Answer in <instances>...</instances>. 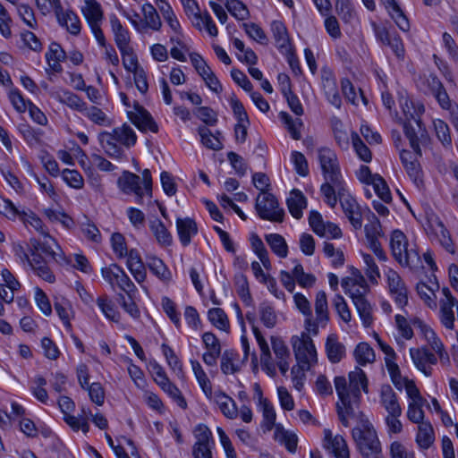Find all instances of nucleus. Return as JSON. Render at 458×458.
<instances>
[{
    "label": "nucleus",
    "instance_id": "nucleus-1",
    "mask_svg": "<svg viewBox=\"0 0 458 458\" xmlns=\"http://www.w3.org/2000/svg\"><path fill=\"white\" fill-rule=\"evenodd\" d=\"M292 344L298 366L292 368L293 382L297 390H301L304 371L309 370L312 363L317 362V352L312 339L303 334L301 338L293 336Z\"/></svg>",
    "mask_w": 458,
    "mask_h": 458
},
{
    "label": "nucleus",
    "instance_id": "nucleus-2",
    "mask_svg": "<svg viewBox=\"0 0 458 458\" xmlns=\"http://www.w3.org/2000/svg\"><path fill=\"white\" fill-rule=\"evenodd\" d=\"M352 436L362 458L383 456L377 431L367 418L360 420V426L352 428Z\"/></svg>",
    "mask_w": 458,
    "mask_h": 458
},
{
    "label": "nucleus",
    "instance_id": "nucleus-3",
    "mask_svg": "<svg viewBox=\"0 0 458 458\" xmlns=\"http://www.w3.org/2000/svg\"><path fill=\"white\" fill-rule=\"evenodd\" d=\"M335 387L340 402L336 403V411L341 423L344 427L349 426L348 417H355V408L353 404L351 388L347 385L346 378L339 376L335 377Z\"/></svg>",
    "mask_w": 458,
    "mask_h": 458
},
{
    "label": "nucleus",
    "instance_id": "nucleus-4",
    "mask_svg": "<svg viewBox=\"0 0 458 458\" xmlns=\"http://www.w3.org/2000/svg\"><path fill=\"white\" fill-rule=\"evenodd\" d=\"M318 157L326 181H330L337 187L345 184L341 174L337 156L334 150L327 147L320 148L318 150Z\"/></svg>",
    "mask_w": 458,
    "mask_h": 458
},
{
    "label": "nucleus",
    "instance_id": "nucleus-5",
    "mask_svg": "<svg viewBox=\"0 0 458 458\" xmlns=\"http://www.w3.org/2000/svg\"><path fill=\"white\" fill-rule=\"evenodd\" d=\"M255 208L259 216L263 220L277 223L284 220V211L279 208L276 198L270 192H265L264 195L258 196Z\"/></svg>",
    "mask_w": 458,
    "mask_h": 458
},
{
    "label": "nucleus",
    "instance_id": "nucleus-6",
    "mask_svg": "<svg viewBox=\"0 0 458 458\" xmlns=\"http://www.w3.org/2000/svg\"><path fill=\"white\" fill-rule=\"evenodd\" d=\"M338 198L344 213L355 229L362 226V216L356 199L352 197L345 188V184L338 187Z\"/></svg>",
    "mask_w": 458,
    "mask_h": 458
},
{
    "label": "nucleus",
    "instance_id": "nucleus-7",
    "mask_svg": "<svg viewBox=\"0 0 458 458\" xmlns=\"http://www.w3.org/2000/svg\"><path fill=\"white\" fill-rule=\"evenodd\" d=\"M197 441L192 446L193 458H213L211 451L212 433L204 424H199L195 429Z\"/></svg>",
    "mask_w": 458,
    "mask_h": 458
},
{
    "label": "nucleus",
    "instance_id": "nucleus-8",
    "mask_svg": "<svg viewBox=\"0 0 458 458\" xmlns=\"http://www.w3.org/2000/svg\"><path fill=\"white\" fill-rule=\"evenodd\" d=\"M390 247L394 258L402 266H408L410 253L407 250V240L405 234L400 230H394L391 235Z\"/></svg>",
    "mask_w": 458,
    "mask_h": 458
},
{
    "label": "nucleus",
    "instance_id": "nucleus-9",
    "mask_svg": "<svg viewBox=\"0 0 458 458\" xmlns=\"http://www.w3.org/2000/svg\"><path fill=\"white\" fill-rule=\"evenodd\" d=\"M425 81L430 93L435 97L437 103L443 109L450 111L453 106H458L457 104L451 101L448 93L437 76L430 74Z\"/></svg>",
    "mask_w": 458,
    "mask_h": 458
},
{
    "label": "nucleus",
    "instance_id": "nucleus-10",
    "mask_svg": "<svg viewBox=\"0 0 458 458\" xmlns=\"http://www.w3.org/2000/svg\"><path fill=\"white\" fill-rule=\"evenodd\" d=\"M137 113L129 112L128 115L131 123L141 131H150L154 133L158 131V125L148 111L138 103L134 105Z\"/></svg>",
    "mask_w": 458,
    "mask_h": 458
},
{
    "label": "nucleus",
    "instance_id": "nucleus-11",
    "mask_svg": "<svg viewBox=\"0 0 458 458\" xmlns=\"http://www.w3.org/2000/svg\"><path fill=\"white\" fill-rule=\"evenodd\" d=\"M410 354L416 368L424 373L425 376H430L432 369L427 364H436L437 359L427 347L411 348Z\"/></svg>",
    "mask_w": 458,
    "mask_h": 458
},
{
    "label": "nucleus",
    "instance_id": "nucleus-12",
    "mask_svg": "<svg viewBox=\"0 0 458 458\" xmlns=\"http://www.w3.org/2000/svg\"><path fill=\"white\" fill-rule=\"evenodd\" d=\"M117 184L121 191L125 194L134 193L139 203L143 199V190L140 187V177L129 171H123V174L118 178Z\"/></svg>",
    "mask_w": 458,
    "mask_h": 458
},
{
    "label": "nucleus",
    "instance_id": "nucleus-13",
    "mask_svg": "<svg viewBox=\"0 0 458 458\" xmlns=\"http://www.w3.org/2000/svg\"><path fill=\"white\" fill-rule=\"evenodd\" d=\"M321 79L322 87L328 102L336 108H341L342 99L334 73L330 70H323Z\"/></svg>",
    "mask_w": 458,
    "mask_h": 458
},
{
    "label": "nucleus",
    "instance_id": "nucleus-14",
    "mask_svg": "<svg viewBox=\"0 0 458 458\" xmlns=\"http://www.w3.org/2000/svg\"><path fill=\"white\" fill-rule=\"evenodd\" d=\"M349 380L353 404L356 406V408H359L361 395L360 387L365 393L369 392L368 378L365 372L361 369L356 368L354 371L349 373Z\"/></svg>",
    "mask_w": 458,
    "mask_h": 458
},
{
    "label": "nucleus",
    "instance_id": "nucleus-15",
    "mask_svg": "<svg viewBox=\"0 0 458 458\" xmlns=\"http://www.w3.org/2000/svg\"><path fill=\"white\" fill-rule=\"evenodd\" d=\"M176 228L181 243L186 247L191 242V237L198 233L196 222L190 217L177 218Z\"/></svg>",
    "mask_w": 458,
    "mask_h": 458
},
{
    "label": "nucleus",
    "instance_id": "nucleus-16",
    "mask_svg": "<svg viewBox=\"0 0 458 458\" xmlns=\"http://www.w3.org/2000/svg\"><path fill=\"white\" fill-rule=\"evenodd\" d=\"M380 403L388 412V415H402V408L398 403L396 394L389 385L382 386Z\"/></svg>",
    "mask_w": 458,
    "mask_h": 458
},
{
    "label": "nucleus",
    "instance_id": "nucleus-17",
    "mask_svg": "<svg viewBox=\"0 0 458 458\" xmlns=\"http://www.w3.org/2000/svg\"><path fill=\"white\" fill-rule=\"evenodd\" d=\"M52 96L60 103L66 105L70 108L76 110L78 112H84L87 110L86 103L78 95L63 89L61 91L53 93Z\"/></svg>",
    "mask_w": 458,
    "mask_h": 458
},
{
    "label": "nucleus",
    "instance_id": "nucleus-18",
    "mask_svg": "<svg viewBox=\"0 0 458 458\" xmlns=\"http://www.w3.org/2000/svg\"><path fill=\"white\" fill-rule=\"evenodd\" d=\"M286 203L291 215L300 219L302 216V209L307 207V199L302 192L296 189L293 190Z\"/></svg>",
    "mask_w": 458,
    "mask_h": 458
},
{
    "label": "nucleus",
    "instance_id": "nucleus-19",
    "mask_svg": "<svg viewBox=\"0 0 458 458\" xmlns=\"http://www.w3.org/2000/svg\"><path fill=\"white\" fill-rule=\"evenodd\" d=\"M98 139L106 154L112 158L122 159L124 157V151L122 147L117 145V141L109 132L103 131L99 133Z\"/></svg>",
    "mask_w": 458,
    "mask_h": 458
},
{
    "label": "nucleus",
    "instance_id": "nucleus-20",
    "mask_svg": "<svg viewBox=\"0 0 458 458\" xmlns=\"http://www.w3.org/2000/svg\"><path fill=\"white\" fill-rule=\"evenodd\" d=\"M86 6L82 13L89 27L102 24L104 13L99 3L96 0H85Z\"/></svg>",
    "mask_w": 458,
    "mask_h": 458
},
{
    "label": "nucleus",
    "instance_id": "nucleus-21",
    "mask_svg": "<svg viewBox=\"0 0 458 458\" xmlns=\"http://www.w3.org/2000/svg\"><path fill=\"white\" fill-rule=\"evenodd\" d=\"M214 400L219 406L222 413L228 419H234L238 415V409L234 401L222 391L216 392Z\"/></svg>",
    "mask_w": 458,
    "mask_h": 458
},
{
    "label": "nucleus",
    "instance_id": "nucleus-22",
    "mask_svg": "<svg viewBox=\"0 0 458 458\" xmlns=\"http://www.w3.org/2000/svg\"><path fill=\"white\" fill-rule=\"evenodd\" d=\"M109 134L113 136L117 142L128 148L134 146L137 141L135 131L126 123L122 127L114 128Z\"/></svg>",
    "mask_w": 458,
    "mask_h": 458
},
{
    "label": "nucleus",
    "instance_id": "nucleus-23",
    "mask_svg": "<svg viewBox=\"0 0 458 458\" xmlns=\"http://www.w3.org/2000/svg\"><path fill=\"white\" fill-rule=\"evenodd\" d=\"M326 351L328 360L332 363H338L345 354L344 345L338 342L335 335H328L326 343Z\"/></svg>",
    "mask_w": 458,
    "mask_h": 458
},
{
    "label": "nucleus",
    "instance_id": "nucleus-24",
    "mask_svg": "<svg viewBox=\"0 0 458 458\" xmlns=\"http://www.w3.org/2000/svg\"><path fill=\"white\" fill-rule=\"evenodd\" d=\"M98 308L104 314V316L115 323H118L121 318L120 313L116 310L114 303L112 301V300L109 299V297L106 294H103L99 297H98L96 301Z\"/></svg>",
    "mask_w": 458,
    "mask_h": 458
},
{
    "label": "nucleus",
    "instance_id": "nucleus-25",
    "mask_svg": "<svg viewBox=\"0 0 458 458\" xmlns=\"http://www.w3.org/2000/svg\"><path fill=\"white\" fill-rule=\"evenodd\" d=\"M191 364L194 375L197 378V381L199 384V386L201 387L205 395L208 399H211L212 394H213L212 384H211L209 378L208 377L206 372L203 370L200 363L198 360H191Z\"/></svg>",
    "mask_w": 458,
    "mask_h": 458
},
{
    "label": "nucleus",
    "instance_id": "nucleus-26",
    "mask_svg": "<svg viewBox=\"0 0 458 458\" xmlns=\"http://www.w3.org/2000/svg\"><path fill=\"white\" fill-rule=\"evenodd\" d=\"M149 227L160 245L170 246L172 244L173 237L162 221L159 219L151 221Z\"/></svg>",
    "mask_w": 458,
    "mask_h": 458
},
{
    "label": "nucleus",
    "instance_id": "nucleus-27",
    "mask_svg": "<svg viewBox=\"0 0 458 458\" xmlns=\"http://www.w3.org/2000/svg\"><path fill=\"white\" fill-rule=\"evenodd\" d=\"M265 240L271 248L272 251L280 258H285L288 254V246L284 238L278 233H269L265 236Z\"/></svg>",
    "mask_w": 458,
    "mask_h": 458
},
{
    "label": "nucleus",
    "instance_id": "nucleus-28",
    "mask_svg": "<svg viewBox=\"0 0 458 458\" xmlns=\"http://www.w3.org/2000/svg\"><path fill=\"white\" fill-rule=\"evenodd\" d=\"M147 259L148 267L155 276L163 281H169L171 279V272L161 259L151 256L148 257Z\"/></svg>",
    "mask_w": 458,
    "mask_h": 458
},
{
    "label": "nucleus",
    "instance_id": "nucleus-29",
    "mask_svg": "<svg viewBox=\"0 0 458 458\" xmlns=\"http://www.w3.org/2000/svg\"><path fill=\"white\" fill-rule=\"evenodd\" d=\"M435 439L433 427L429 422H422L419 425V431L416 437V442L423 448L428 449L433 444Z\"/></svg>",
    "mask_w": 458,
    "mask_h": 458
},
{
    "label": "nucleus",
    "instance_id": "nucleus-30",
    "mask_svg": "<svg viewBox=\"0 0 458 458\" xmlns=\"http://www.w3.org/2000/svg\"><path fill=\"white\" fill-rule=\"evenodd\" d=\"M271 30L277 47L279 49L287 48L290 45V39L284 24L280 21H274L271 23Z\"/></svg>",
    "mask_w": 458,
    "mask_h": 458
},
{
    "label": "nucleus",
    "instance_id": "nucleus-31",
    "mask_svg": "<svg viewBox=\"0 0 458 458\" xmlns=\"http://www.w3.org/2000/svg\"><path fill=\"white\" fill-rule=\"evenodd\" d=\"M359 316L365 327H369L373 323L372 307L366 298L356 299L353 302Z\"/></svg>",
    "mask_w": 458,
    "mask_h": 458
},
{
    "label": "nucleus",
    "instance_id": "nucleus-32",
    "mask_svg": "<svg viewBox=\"0 0 458 458\" xmlns=\"http://www.w3.org/2000/svg\"><path fill=\"white\" fill-rule=\"evenodd\" d=\"M315 311L318 323L326 325L329 320L327 299L324 291H319L316 295Z\"/></svg>",
    "mask_w": 458,
    "mask_h": 458
},
{
    "label": "nucleus",
    "instance_id": "nucleus-33",
    "mask_svg": "<svg viewBox=\"0 0 458 458\" xmlns=\"http://www.w3.org/2000/svg\"><path fill=\"white\" fill-rule=\"evenodd\" d=\"M109 20L115 44L131 42V37L128 30L122 25L117 16L115 14H111L109 16Z\"/></svg>",
    "mask_w": 458,
    "mask_h": 458
},
{
    "label": "nucleus",
    "instance_id": "nucleus-34",
    "mask_svg": "<svg viewBox=\"0 0 458 458\" xmlns=\"http://www.w3.org/2000/svg\"><path fill=\"white\" fill-rule=\"evenodd\" d=\"M259 403L262 406L264 421L263 424L267 430H271L276 422V411L268 399L263 398L262 391L259 390Z\"/></svg>",
    "mask_w": 458,
    "mask_h": 458
},
{
    "label": "nucleus",
    "instance_id": "nucleus-35",
    "mask_svg": "<svg viewBox=\"0 0 458 458\" xmlns=\"http://www.w3.org/2000/svg\"><path fill=\"white\" fill-rule=\"evenodd\" d=\"M63 17L64 20L58 21L59 25L64 27L71 34L74 36L79 35L81 33V25L77 14L72 10H67L63 14Z\"/></svg>",
    "mask_w": 458,
    "mask_h": 458
},
{
    "label": "nucleus",
    "instance_id": "nucleus-36",
    "mask_svg": "<svg viewBox=\"0 0 458 458\" xmlns=\"http://www.w3.org/2000/svg\"><path fill=\"white\" fill-rule=\"evenodd\" d=\"M325 448L331 451L335 458H349L348 445L345 439L340 435L334 437V440L325 445Z\"/></svg>",
    "mask_w": 458,
    "mask_h": 458
},
{
    "label": "nucleus",
    "instance_id": "nucleus-37",
    "mask_svg": "<svg viewBox=\"0 0 458 458\" xmlns=\"http://www.w3.org/2000/svg\"><path fill=\"white\" fill-rule=\"evenodd\" d=\"M20 219L25 225H30L35 230L39 232L42 235L46 237H50L47 230L45 228L42 220L31 210L28 212L22 210L20 215Z\"/></svg>",
    "mask_w": 458,
    "mask_h": 458
},
{
    "label": "nucleus",
    "instance_id": "nucleus-38",
    "mask_svg": "<svg viewBox=\"0 0 458 458\" xmlns=\"http://www.w3.org/2000/svg\"><path fill=\"white\" fill-rule=\"evenodd\" d=\"M238 353L234 350H225L221 357V370L224 374L236 373L239 367L234 364V360L238 359Z\"/></svg>",
    "mask_w": 458,
    "mask_h": 458
},
{
    "label": "nucleus",
    "instance_id": "nucleus-39",
    "mask_svg": "<svg viewBox=\"0 0 458 458\" xmlns=\"http://www.w3.org/2000/svg\"><path fill=\"white\" fill-rule=\"evenodd\" d=\"M201 142L204 146L210 149L219 150L223 148V144L219 138L213 135L211 131L206 126H200L198 129Z\"/></svg>",
    "mask_w": 458,
    "mask_h": 458
},
{
    "label": "nucleus",
    "instance_id": "nucleus-40",
    "mask_svg": "<svg viewBox=\"0 0 458 458\" xmlns=\"http://www.w3.org/2000/svg\"><path fill=\"white\" fill-rule=\"evenodd\" d=\"M354 356L360 365L373 362L375 360L374 351L367 343H360L356 346Z\"/></svg>",
    "mask_w": 458,
    "mask_h": 458
},
{
    "label": "nucleus",
    "instance_id": "nucleus-41",
    "mask_svg": "<svg viewBox=\"0 0 458 458\" xmlns=\"http://www.w3.org/2000/svg\"><path fill=\"white\" fill-rule=\"evenodd\" d=\"M372 185L377 196L386 203L392 201V195L386 180L377 174H374Z\"/></svg>",
    "mask_w": 458,
    "mask_h": 458
},
{
    "label": "nucleus",
    "instance_id": "nucleus-42",
    "mask_svg": "<svg viewBox=\"0 0 458 458\" xmlns=\"http://www.w3.org/2000/svg\"><path fill=\"white\" fill-rule=\"evenodd\" d=\"M352 142L353 148L358 157L364 162H370L372 159V154L370 149L365 145L362 140L360 138L357 132H352Z\"/></svg>",
    "mask_w": 458,
    "mask_h": 458
},
{
    "label": "nucleus",
    "instance_id": "nucleus-43",
    "mask_svg": "<svg viewBox=\"0 0 458 458\" xmlns=\"http://www.w3.org/2000/svg\"><path fill=\"white\" fill-rule=\"evenodd\" d=\"M209 321L218 329L226 330L229 328V321L225 312L220 308H213L208 310Z\"/></svg>",
    "mask_w": 458,
    "mask_h": 458
},
{
    "label": "nucleus",
    "instance_id": "nucleus-44",
    "mask_svg": "<svg viewBox=\"0 0 458 458\" xmlns=\"http://www.w3.org/2000/svg\"><path fill=\"white\" fill-rule=\"evenodd\" d=\"M293 275L297 283L305 288L313 286L316 282V277L312 274L304 272L303 267L301 263H297L293 270Z\"/></svg>",
    "mask_w": 458,
    "mask_h": 458
},
{
    "label": "nucleus",
    "instance_id": "nucleus-45",
    "mask_svg": "<svg viewBox=\"0 0 458 458\" xmlns=\"http://www.w3.org/2000/svg\"><path fill=\"white\" fill-rule=\"evenodd\" d=\"M225 7L238 20L243 21L249 17L248 8L239 0H226Z\"/></svg>",
    "mask_w": 458,
    "mask_h": 458
},
{
    "label": "nucleus",
    "instance_id": "nucleus-46",
    "mask_svg": "<svg viewBox=\"0 0 458 458\" xmlns=\"http://www.w3.org/2000/svg\"><path fill=\"white\" fill-rule=\"evenodd\" d=\"M170 397H172L182 409L187 408V402L179 388L169 379L159 386Z\"/></svg>",
    "mask_w": 458,
    "mask_h": 458
},
{
    "label": "nucleus",
    "instance_id": "nucleus-47",
    "mask_svg": "<svg viewBox=\"0 0 458 458\" xmlns=\"http://www.w3.org/2000/svg\"><path fill=\"white\" fill-rule=\"evenodd\" d=\"M439 288V285L436 284V287H429L424 283H420L417 284V292L421 299L425 301V303L430 307H437V303L435 301L436 294L435 291Z\"/></svg>",
    "mask_w": 458,
    "mask_h": 458
},
{
    "label": "nucleus",
    "instance_id": "nucleus-48",
    "mask_svg": "<svg viewBox=\"0 0 458 458\" xmlns=\"http://www.w3.org/2000/svg\"><path fill=\"white\" fill-rule=\"evenodd\" d=\"M434 127L436 131V135L437 139L441 141V143L445 147H451L452 138L450 134V129L447 123L440 119H437L434 121Z\"/></svg>",
    "mask_w": 458,
    "mask_h": 458
},
{
    "label": "nucleus",
    "instance_id": "nucleus-49",
    "mask_svg": "<svg viewBox=\"0 0 458 458\" xmlns=\"http://www.w3.org/2000/svg\"><path fill=\"white\" fill-rule=\"evenodd\" d=\"M403 132L405 137L409 140L411 148L418 155L421 156V149L420 147V138L414 127L411 125V121H405L403 123Z\"/></svg>",
    "mask_w": 458,
    "mask_h": 458
},
{
    "label": "nucleus",
    "instance_id": "nucleus-50",
    "mask_svg": "<svg viewBox=\"0 0 458 458\" xmlns=\"http://www.w3.org/2000/svg\"><path fill=\"white\" fill-rule=\"evenodd\" d=\"M259 316L260 320L264 324L265 327L268 328H272L276 324V312L269 304L267 302H262L259 305Z\"/></svg>",
    "mask_w": 458,
    "mask_h": 458
},
{
    "label": "nucleus",
    "instance_id": "nucleus-51",
    "mask_svg": "<svg viewBox=\"0 0 458 458\" xmlns=\"http://www.w3.org/2000/svg\"><path fill=\"white\" fill-rule=\"evenodd\" d=\"M17 11L20 18L23 21L25 24H27L31 29L38 28V22L35 18L33 9L26 4H21L17 6Z\"/></svg>",
    "mask_w": 458,
    "mask_h": 458
},
{
    "label": "nucleus",
    "instance_id": "nucleus-52",
    "mask_svg": "<svg viewBox=\"0 0 458 458\" xmlns=\"http://www.w3.org/2000/svg\"><path fill=\"white\" fill-rule=\"evenodd\" d=\"M246 33L261 45H267L268 38L264 30L256 23H243Z\"/></svg>",
    "mask_w": 458,
    "mask_h": 458
},
{
    "label": "nucleus",
    "instance_id": "nucleus-53",
    "mask_svg": "<svg viewBox=\"0 0 458 458\" xmlns=\"http://www.w3.org/2000/svg\"><path fill=\"white\" fill-rule=\"evenodd\" d=\"M112 249L118 259L125 258L127 255V245L124 236L120 233H114L111 236Z\"/></svg>",
    "mask_w": 458,
    "mask_h": 458
},
{
    "label": "nucleus",
    "instance_id": "nucleus-54",
    "mask_svg": "<svg viewBox=\"0 0 458 458\" xmlns=\"http://www.w3.org/2000/svg\"><path fill=\"white\" fill-rule=\"evenodd\" d=\"M162 307L165 314L177 328L181 327L180 313L176 310L175 303L168 297L162 298Z\"/></svg>",
    "mask_w": 458,
    "mask_h": 458
},
{
    "label": "nucleus",
    "instance_id": "nucleus-55",
    "mask_svg": "<svg viewBox=\"0 0 458 458\" xmlns=\"http://www.w3.org/2000/svg\"><path fill=\"white\" fill-rule=\"evenodd\" d=\"M333 306L343 321L349 323L352 319L351 310L344 297L336 294L333 300Z\"/></svg>",
    "mask_w": 458,
    "mask_h": 458
},
{
    "label": "nucleus",
    "instance_id": "nucleus-56",
    "mask_svg": "<svg viewBox=\"0 0 458 458\" xmlns=\"http://www.w3.org/2000/svg\"><path fill=\"white\" fill-rule=\"evenodd\" d=\"M335 10L340 18L345 22L351 21L355 15L350 0H337Z\"/></svg>",
    "mask_w": 458,
    "mask_h": 458
},
{
    "label": "nucleus",
    "instance_id": "nucleus-57",
    "mask_svg": "<svg viewBox=\"0 0 458 458\" xmlns=\"http://www.w3.org/2000/svg\"><path fill=\"white\" fill-rule=\"evenodd\" d=\"M364 263L366 264L365 273L372 284L377 283V278L380 276L379 269L374 261L372 256L367 253H362Z\"/></svg>",
    "mask_w": 458,
    "mask_h": 458
},
{
    "label": "nucleus",
    "instance_id": "nucleus-58",
    "mask_svg": "<svg viewBox=\"0 0 458 458\" xmlns=\"http://www.w3.org/2000/svg\"><path fill=\"white\" fill-rule=\"evenodd\" d=\"M231 107L233 109V114L235 115L237 122L239 123H246L250 124V120L248 114L242 105V103L236 98L234 94L232 95L230 98Z\"/></svg>",
    "mask_w": 458,
    "mask_h": 458
},
{
    "label": "nucleus",
    "instance_id": "nucleus-59",
    "mask_svg": "<svg viewBox=\"0 0 458 458\" xmlns=\"http://www.w3.org/2000/svg\"><path fill=\"white\" fill-rule=\"evenodd\" d=\"M195 19L197 20L196 26H198L199 29L201 21L205 25V28L210 36L216 37L217 35V28L213 21L211 15L207 11L204 13H195Z\"/></svg>",
    "mask_w": 458,
    "mask_h": 458
},
{
    "label": "nucleus",
    "instance_id": "nucleus-60",
    "mask_svg": "<svg viewBox=\"0 0 458 458\" xmlns=\"http://www.w3.org/2000/svg\"><path fill=\"white\" fill-rule=\"evenodd\" d=\"M86 116L91 120L94 123L98 125H110V122L106 115V114L97 106L87 107V110H84Z\"/></svg>",
    "mask_w": 458,
    "mask_h": 458
},
{
    "label": "nucleus",
    "instance_id": "nucleus-61",
    "mask_svg": "<svg viewBox=\"0 0 458 458\" xmlns=\"http://www.w3.org/2000/svg\"><path fill=\"white\" fill-rule=\"evenodd\" d=\"M143 12L146 25L152 30H158L161 27V21L157 10L152 5L148 4L147 7H143Z\"/></svg>",
    "mask_w": 458,
    "mask_h": 458
},
{
    "label": "nucleus",
    "instance_id": "nucleus-62",
    "mask_svg": "<svg viewBox=\"0 0 458 458\" xmlns=\"http://www.w3.org/2000/svg\"><path fill=\"white\" fill-rule=\"evenodd\" d=\"M90 400L97 405H102L105 402V390L99 382H94L86 386Z\"/></svg>",
    "mask_w": 458,
    "mask_h": 458
},
{
    "label": "nucleus",
    "instance_id": "nucleus-63",
    "mask_svg": "<svg viewBox=\"0 0 458 458\" xmlns=\"http://www.w3.org/2000/svg\"><path fill=\"white\" fill-rule=\"evenodd\" d=\"M63 178L74 189H81L84 185L82 175L76 170L64 169L63 171Z\"/></svg>",
    "mask_w": 458,
    "mask_h": 458
},
{
    "label": "nucleus",
    "instance_id": "nucleus-64",
    "mask_svg": "<svg viewBox=\"0 0 458 458\" xmlns=\"http://www.w3.org/2000/svg\"><path fill=\"white\" fill-rule=\"evenodd\" d=\"M194 114L207 125H215L217 122L216 114L208 106H200L194 110Z\"/></svg>",
    "mask_w": 458,
    "mask_h": 458
}]
</instances>
